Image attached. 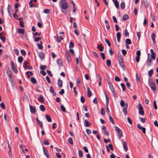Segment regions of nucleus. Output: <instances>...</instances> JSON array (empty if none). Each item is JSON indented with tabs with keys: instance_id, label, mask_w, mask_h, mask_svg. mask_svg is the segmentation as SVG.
<instances>
[{
	"instance_id": "1",
	"label": "nucleus",
	"mask_w": 158,
	"mask_h": 158,
	"mask_svg": "<svg viewBox=\"0 0 158 158\" xmlns=\"http://www.w3.org/2000/svg\"><path fill=\"white\" fill-rule=\"evenodd\" d=\"M60 5L61 6V9L65 10L69 7L66 0H60Z\"/></svg>"
},
{
	"instance_id": "2",
	"label": "nucleus",
	"mask_w": 158,
	"mask_h": 158,
	"mask_svg": "<svg viewBox=\"0 0 158 158\" xmlns=\"http://www.w3.org/2000/svg\"><path fill=\"white\" fill-rule=\"evenodd\" d=\"M106 98V113L108 115H110V111L108 107V104L109 102V100L107 96V95L105 93H104Z\"/></svg>"
},
{
	"instance_id": "3",
	"label": "nucleus",
	"mask_w": 158,
	"mask_h": 158,
	"mask_svg": "<svg viewBox=\"0 0 158 158\" xmlns=\"http://www.w3.org/2000/svg\"><path fill=\"white\" fill-rule=\"evenodd\" d=\"M115 129L118 134L119 136V139L123 136L122 131L119 128L117 127H115Z\"/></svg>"
},
{
	"instance_id": "4",
	"label": "nucleus",
	"mask_w": 158,
	"mask_h": 158,
	"mask_svg": "<svg viewBox=\"0 0 158 158\" xmlns=\"http://www.w3.org/2000/svg\"><path fill=\"white\" fill-rule=\"evenodd\" d=\"M10 65L11 66V68L13 72L15 73H17L18 72V70L16 69V68L15 65V64L13 61H11L10 62Z\"/></svg>"
},
{
	"instance_id": "5",
	"label": "nucleus",
	"mask_w": 158,
	"mask_h": 158,
	"mask_svg": "<svg viewBox=\"0 0 158 158\" xmlns=\"http://www.w3.org/2000/svg\"><path fill=\"white\" fill-rule=\"evenodd\" d=\"M138 109L139 110V114L142 115H143L144 112L142 105L140 104H139L138 105Z\"/></svg>"
},
{
	"instance_id": "6",
	"label": "nucleus",
	"mask_w": 158,
	"mask_h": 158,
	"mask_svg": "<svg viewBox=\"0 0 158 158\" xmlns=\"http://www.w3.org/2000/svg\"><path fill=\"white\" fill-rule=\"evenodd\" d=\"M150 86L151 89L155 91L156 90V87L155 84L153 82H150Z\"/></svg>"
},
{
	"instance_id": "7",
	"label": "nucleus",
	"mask_w": 158,
	"mask_h": 158,
	"mask_svg": "<svg viewBox=\"0 0 158 158\" xmlns=\"http://www.w3.org/2000/svg\"><path fill=\"white\" fill-rule=\"evenodd\" d=\"M112 92V93L113 94V95L114 96H115L116 95V92L115 91V89L113 86V85H110V86H109Z\"/></svg>"
},
{
	"instance_id": "8",
	"label": "nucleus",
	"mask_w": 158,
	"mask_h": 158,
	"mask_svg": "<svg viewBox=\"0 0 158 158\" xmlns=\"http://www.w3.org/2000/svg\"><path fill=\"white\" fill-rule=\"evenodd\" d=\"M128 105L127 103L125 104V106L123 107V110L124 113V114L125 115H126L127 114V108Z\"/></svg>"
},
{
	"instance_id": "9",
	"label": "nucleus",
	"mask_w": 158,
	"mask_h": 158,
	"mask_svg": "<svg viewBox=\"0 0 158 158\" xmlns=\"http://www.w3.org/2000/svg\"><path fill=\"white\" fill-rule=\"evenodd\" d=\"M137 127L139 129L141 130L143 133L145 134V128L141 127L139 124H137Z\"/></svg>"
},
{
	"instance_id": "10",
	"label": "nucleus",
	"mask_w": 158,
	"mask_h": 158,
	"mask_svg": "<svg viewBox=\"0 0 158 158\" xmlns=\"http://www.w3.org/2000/svg\"><path fill=\"white\" fill-rule=\"evenodd\" d=\"M43 149L44 154L46 156L47 158H49L48 156L49 154L47 150L44 147H43Z\"/></svg>"
},
{
	"instance_id": "11",
	"label": "nucleus",
	"mask_w": 158,
	"mask_h": 158,
	"mask_svg": "<svg viewBox=\"0 0 158 158\" xmlns=\"http://www.w3.org/2000/svg\"><path fill=\"white\" fill-rule=\"evenodd\" d=\"M119 66L123 69L125 70V67L124 64L123 60L118 61Z\"/></svg>"
},
{
	"instance_id": "12",
	"label": "nucleus",
	"mask_w": 158,
	"mask_h": 158,
	"mask_svg": "<svg viewBox=\"0 0 158 158\" xmlns=\"http://www.w3.org/2000/svg\"><path fill=\"white\" fill-rule=\"evenodd\" d=\"M30 109L31 112L32 113H34L36 112V109L35 106H33L31 105H30Z\"/></svg>"
},
{
	"instance_id": "13",
	"label": "nucleus",
	"mask_w": 158,
	"mask_h": 158,
	"mask_svg": "<svg viewBox=\"0 0 158 158\" xmlns=\"http://www.w3.org/2000/svg\"><path fill=\"white\" fill-rule=\"evenodd\" d=\"M65 54L67 57V58L68 61L69 62L71 61V57L70 54L68 52H65Z\"/></svg>"
},
{
	"instance_id": "14",
	"label": "nucleus",
	"mask_w": 158,
	"mask_h": 158,
	"mask_svg": "<svg viewBox=\"0 0 158 158\" xmlns=\"http://www.w3.org/2000/svg\"><path fill=\"white\" fill-rule=\"evenodd\" d=\"M112 1H113L116 8L118 9L119 7V4L117 0H112Z\"/></svg>"
},
{
	"instance_id": "15",
	"label": "nucleus",
	"mask_w": 158,
	"mask_h": 158,
	"mask_svg": "<svg viewBox=\"0 0 158 158\" xmlns=\"http://www.w3.org/2000/svg\"><path fill=\"white\" fill-rule=\"evenodd\" d=\"M117 37V40L118 42H120V39L121 37V34L120 32H118L116 34Z\"/></svg>"
},
{
	"instance_id": "16",
	"label": "nucleus",
	"mask_w": 158,
	"mask_h": 158,
	"mask_svg": "<svg viewBox=\"0 0 158 158\" xmlns=\"http://www.w3.org/2000/svg\"><path fill=\"white\" fill-rule=\"evenodd\" d=\"M38 100L41 103H43L44 102V98L41 95H40L38 98Z\"/></svg>"
},
{
	"instance_id": "17",
	"label": "nucleus",
	"mask_w": 158,
	"mask_h": 158,
	"mask_svg": "<svg viewBox=\"0 0 158 158\" xmlns=\"http://www.w3.org/2000/svg\"><path fill=\"white\" fill-rule=\"evenodd\" d=\"M150 52L152 54L151 56L153 60H154L155 59V54L153 50L152 49H151Z\"/></svg>"
},
{
	"instance_id": "18",
	"label": "nucleus",
	"mask_w": 158,
	"mask_h": 158,
	"mask_svg": "<svg viewBox=\"0 0 158 158\" xmlns=\"http://www.w3.org/2000/svg\"><path fill=\"white\" fill-rule=\"evenodd\" d=\"M84 124L85 126L86 127H89L91 125V123L86 120L84 121Z\"/></svg>"
},
{
	"instance_id": "19",
	"label": "nucleus",
	"mask_w": 158,
	"mask_h": 158,
	"mask_svg": "<svg viewBox=\"0 0 158 158\" xmlns=\"http://www.w3.org/2000/svg\"><path fill=\"white\" fill-rule=\"evenodd\" d=\"M123 144L125 151V152L127 151L128 150V148L127 146V143L125 142H123Z\"/></svg>"
},
{
	"instance_id": "20",
	"label": "nucleus",
	"mask_w": 158,
	"mask_h": 158,
	"mask_svg": "<svg viewBox=\"0 0 158 158\" xmlns=\"http://www.w3.org/2000/svg\"><path fill=\"white\" fill-rule=\"evenodd\" d=\"M147 65L148 67L150 66L152 64V63L151 62V59H149V54L148 55V59L147 61Z\"/></svg>"
},
{
	"instance_id": "21",
	"label": "nucleus",
	"mask_w": 158,
	"mask_h": 158,
	"mask_svg": "<svg viewBox=\"0 0 158 158\" xmlns=\"http://www.w3.org/2000/svg\"><path fill=\"white\" fill-rule=\"evenodd\" d=\"M18 32L19 34L23 35L25 33L24 29L19 28H18Z\"/></svg>"
},
{
	"instance_id": "22",
	"label": "nucleus",
	"mask_w": 158,
	"mask_h": 158,
	"mask_svg": "<svg viewBox=\"0 0 158 158\" xmlns=\"http://www.w3.org/2000/svg\"><path fill=\"white\" fill-rule=\"evenodd\" d=\"M7 10H8V12L9 14V15L10 16H11V14L10 13V12L12 11V8L11 6H10V5H9L7 7Z\"/></svg>"
},
{
	"instance_id": "23",
	"label": "nucleus",
	"mask_w": 158,
	"mask_h": 158,
	"mask_svg": "<svg viewBox=\"0 0 158 158\" xmlns=\"http://www.w3.org/2000/svg\"><path fill=\"white\" fill-rule=\"evenodd\" d=\"M58 86L60 88H61L62 86L63 82L61 80L59 79L57 81Z\"/></svg>"
},
{
	"instance_id": "24",
	"label": "nucleus",
	"mask_w": 158,
	"mask_h": 158,
	"mask_svg": "<svg viewBox=\"0 0 158 158\" xmlns=\"http://www.w3.org/2000/svg\"><path fill=\"white\" fill-rule=\"evenodd\" d=\"M38 55L40 58L43 59L44 57V54L42 52H40L39 53Z\"/></svg>"
},
{
	"instance_id": "25",
	"label": "nucleus",
	"mask_w": 158,
	"mask_h": 158,
	"mask_svg": "<svg viewBox=\"0 0 158 158\" xmlns=\"http://www.w3.org/2000/svg\"><path fill=\"white\" fill-rule=\"evenodd\" d=\"M35 120L37 122V123L39 125V126L40 127H43V124H42V123L39 120V119H38V118H35Z\"/></svg>"
},
{
	"instance_id": "26",
	"label": "nucleus",
	"mask_w": 158,
	"mask_h": 158,
	"mask_svg": "<svg viewBox=\"0 0 158 158\" xmlns=\"http://www.w3.org/2000/svg\"><path fill=\"white\" fill-rule=\"evenodd\" d=\"M87 95L88 97H90L92 95V92L91 91L89 88V87H87Z\"/></svg>"
},
{
	"instance_id": "27",
	"label": "nucleus",
	"mask_w": 158,
	"mask_h": 158,
	"mask_svg": "<svg viewBox=\"0 0 158 158\" xmlns=\"http://www.w3.org/2000/svg\"><path fill=\"white\" fill-rule=\"evenodd\" d=\"M0 39H1L3 42H4L5 41V37H3L2 36V32H1L0 33Z\"/></svg>"
},
{
	"instance_id": "28",
	"label": "nucleus",
	"mask_w": 158,
	"mask_h": 158,
	"mask_svg": "<svg viewBox=\"0 0 158 158\" xmlns=\"http://www.w3.org/2000/svg\"><path fill=\"white\" fill-rule=\"evenodd\" d=\"M97 48L100 52H102L103 51L104 48L101 45H99L98 46Z\"/></svg>"
},
{
	"instance_id": "29",
	"label": "nucleus",
	"mask_w": 158,
	"mask_h": 158,
	"mask_svg": "<svg viewBox=\"0 0 158 158\" xmlns=\"http://www.w3.org/2000/svg\"><path fill=\"white\" fill-rule=\"evenodd\" d=\"M30 81L31 83L34 84H36L37 82L36 79L33 77H31Z\"/></svg>"
},
{
	"instance_id": "30",
	"label": "nucleus",
	"mask_w": 158,
	"mask_h": 158,
	"mask_svg": "<svg viewBox=\"0 0 158 158\" xmlns=\"http://www.w3.org/2000/svg\"><path fill=\"white\" fill-rule=\"evenodd\" d=\"M40 110L42 112L44 111L45 110V108L44 106L42 105H41L39 106Z\"/></svg>"
},
{
	"instance_id": "31",
	"label": "nucleus",
	"mask_w": 158,
	"mask_h": 158,
	"mask_svg": "<svg viewBox=\"0 0 158 158\" xmlns=\"http://www.w3.org/2000/svg\"><path fill=\"white\" fill-rule=\"evenodd\" d=\"M155 37V34L154 33H152L151 35V38L153 40V43L154 44H156Z\"/></svg>"
},
{
	"instance_id": "32",
	"label": "nucleus",
	"mask_w": 158,
	"mask_h": 158,
	"mask_svg": "<svg viewBox=\"0 0 158 158\" xmlns=\"http://www.w3.org/2000/svg\"><path fill=\"white\" fill-rule=\"evenodd\" d=\"M105 23L106 25V27L107 30H109L110 28V26L109 25V22L107 20H106L105 21Z\"/></svg>"
},
{
	"instance_id": "33",
	"label": "nucleus",
	"mask_w": 158,
	"mask_h": 158,
	"mask_svg": "<svg viewBox=\"0 0 158 158\" xmlns=\"http://www.w3.org/2000/svg\"><path fill=\"white\" fill-rule=\"evenodd\" d=\"M56 39L57 40L58 42L60 43L61 42V40H62L63 39V38L61 36H57L56 37Z\"/></svg>"
},
{
	"instance_id": "34",
	"label": "nucleus",
	"mask_w": 158,
	"mask_h": 158,
	"mask_svg": "<svg viewBox=\"0 0 158 158\" xmlns=\"http://www.w3.org/2000/svg\"><path fill=\"white\" fill-rule=\"evenodd\" d=\"M129 16L127 14H125L124 15L123 17V19L125 20H126L128 19Z\"/></svg>"
},
{
	"instance_id": "35",
	"label": "nucleus",
	"mask_w": 158,
	"mask_h": 158,
	"mask_svg": "<svg viewBox=\"0 0 158 158\" xmlns=\"http://www.w3.org/2000/svg\"><path fill=\"white\" fill-rule=\"evenodd\" d=\"M18 60L19 63H21L23 60V58L22 56H19L18 57Z\"/></svg>"
},
{
	"instance_id": "36",
	"label": "nucleus",
	"mask_w": 158,
	"mask_h": 158,
	"mask_svg": "<svg viewBox=\"0 0 158 158\" xmlns=\"http://www.w3.org/2000/svg\"><path fill=\"white\" fill-rule=\"evenodd\" d=\"M46 118L48 122H51L52 121V119L48 115H46Z\"/></svg>"
},
{
	"instance_id": "37",
	"label": "nucleus",
	"mask_w": 158,
	"mask_h": 158,
	"mask_svg": "<svg viewBox=\"0 0 158 158\" xmlns=\"http://www.w3.org/2000/svg\"><path fill=\"white\" fill-rule=\"evenodd\" d=\"M50 92L53 93V95H56V93L54 91L53 87L52 86H51L50 88Z\"/></svg>"
},
{
	"instance_id": "38",
	"label": "nucleus",
	"mask_w": 158,
	"mask_h": 158,
	"mask_svg": "<svg viewBox=\"0 0 158 158\" xmlns=\"http://www.w3.org/2000/svg\"><path fill=\"white\" fill-rule=\"evenodd\" d=\"M120 7L121 9H123L125 7V3L123 2H122L120 4Z\"/></svg>"
},
{
	"instance_id": "39",
	"label": "nucleus",
	"mask_w": 158,
	"mask_h": 158,
	"mask_svg": "<svg viewBox=\"0 0 158 158\" xmlns=\"http://www.w3.org/2000/svg\"><path fill=\"white\" fill-rule=\"evenodd\" d=\"M57 63L60 66H61L62 65V61L60 59H57Z\"/></svg>"
},
{
	"instance_id": "40",
	"label": "nucleus",
	"mask_w": 158,
	"mask_h": 158,
	"mask_svg": "<svg viewBox=\"0 0 158 158\" xmlns=\"http://www.w3.org/2000/svg\"><path fill=\"white\" fill-rule=\"evenodd\" d=\"M109 119L110 120V121L113 124H114V121L111 116L110 115H109Z\"/></svg>"
},
{
	"instance_id": "41",
	"label": "nucleus",
	"mask_w": 158,
	"mask_h": 158,
	"mask_svg": "<svg viewBox=\"0 0 158 158\" xmlns=\"http://www.w3.org/2000/svg\"><path fill=\"white\" fill-rule=\"evenodd\" d=\"M118 61L123 60V57L121 55H118Z\"/></svg>"
},
{
	"instance_id": "42",
	"label": "nucleus",
	"mask_w": 158,
	"mask_h": 158,
	"mask_svg": "<svg viewBox=\"0 0 158 158\" xmlns=\"http://www.w3.org/2000/svg\"><path fill=\"white\" fill-rule=\"evenodd\" d=\"M120 105L122 107L125 106V104L123 100H121Z\"/></svg>"
},
{
	"instance_id": "43",
	"label": "nucleus",
	"mask_w": 158,
	"mask_h": 158,
	"mask_svg": "<svg viewBox=\"0 0 158 158\" xmlns=\"http://www.w3.org/2000/svg\"><path fill=\"white\" fill-rule=\"evenodd\" d=\"M121 86L122 87L123 91H124L125 90V85L123 83H121Z\"/></svg>"
},
{
	"instance_id": "44",
	"label": "nucleus",
	"mask_w": 158,
	"mask_h": 158,
	"mask_svg": "<svg viewBox=\"0 0 158 158\" xmlns=\"http://www.w3.org/2000/svg\"><path fill=\"white\" fill-rule=\"evenodd\" d=\"M78 154L80 157H82L83 155V152L81 150H79L78 151Z\"/></svg>"
},
{
	"instance_id": "45",
	"label": "nucleus",
	"mask_w": 158,
	"mask_h": 158,
	"mask_svg": "<svg viewBox=\"0 0 158 158\" xmlns=\"http://www.w3.org/2000/svg\"><path fill=\"white\" fill-rule=\"evenodd\" d=\"M44 12L45 13L48 14L50 13V10L48 9H46L44 10Z\"/></svg>"
},
{
	"instance_id": "46",
	"label": "nucleus",
	"mask_w": 158,
	"mask_h": 158,
	"mask_svg": "<svg viewBox=\"0 0 158 158\" xmlns=\"http://www.w3.org/2000/svg\"><path fill=\"white\" fill-rule=\"evenodd\" d=\"M153 73V70L152 69H151L148 71V75L149 77H151Z\"/></svg>"
},
{
	"instance_id": "47",
	"label": "nucleus",
	"mask_w": 158,
	"mask_h": 158,
	"mask_svg": "<svg viewBox=\"0 0 158 158\" xmlns=\"http://www.w3.org/2000/svg\"><path fill=\"white\" fill-rule=\"evenodd\" d=\"M81 82L80 80L78 78L77 81V85L79 87V86L81 85Z\"/></svg>"
},
{
	"instance_id": "48",
	"label": "nucleus",
	"mask_w": 158,
	"mask_h": 158,
	"mask_svg": "<svg viewBox=\"0 0 158 158\" xmlns=\"http://www.w3.org/2000/svg\"><path fill=\"white\" fill-rule=\"evenodd\" d=\"M34 38L35 39V42L39 41L41 40V38L40 37H35V36L34 37Z\"/></svg>"
},
{
	"instance_id": "49",
	"label": "nucleus",
	"mask_w": 158,
	"mask_h": 158,
	"mask_svg": "<svg viewBox=\"0 0 158 158\" xmlns=\"http://www.w3.org/2000/svg\"><path fill=\"white\" fill-rule=\"evenodd\" d=\"M111 63V61L110 60H106V64L108 66H110Z\"/></svg>"
},
{
	"instance_id": "50",
	"label": "nucleus",
	"mask_w": 158,
	"mask_h": 158,
	"mask_svg": "<svg viewBox=\"0 0 158 158\" xmlns=\"http://www.w3.org/2000/svg\"><path fill=\"white\" fill-rule=\"evenodd\" d=\"M46 66L45 65H40V69L41 70H45L46 69Z\"/></svg>"
},
{
	"instance_id": "51",
	"label": "nucleus",
	"mask_w": 158,
	"mask_h": 158,
	"mask_svg": "<svg viewBox=\"0 0 158 158\" xmlns=\"http://www.w3.org/2000/svg\"><path fill=\"white\" fill-rule=\"evenodd\" d=\"M60 108L61 109V110L63 112H65L66 111V109L64 106L63 105H61L60 106Z\"/></svg>"
},
{
	"instance_id": "52",
	"label": "nucleus",
	"mask_w": 158,
	"mask_h": 158,
	"mask_svg": "<svg viewBox=\"0 0 158 158\" xmlns=\"http://www.w3.org/2000/svg\"><path fill=\"white\" fill-rule=\"evenodd\" d=\"M126 42L127 44H131V42L130 39L127 38L126 40Z\"/></svg>"
},
{
	"instance_id": "53",
	"label": "nucleus",
	"mask_w": 158,
	"mask_h": 158,
	"mask_svg": "<svg viewBox=\"0 0 158 158\" xmlns=\"http://www.w3.org/2000/svg\"><path fill=\"white\" fill-rule=\"evenodd\" d=\"M68 141L69 143L71 144H73V139L71 138H68Z\"/></svg>"
},
{
	"instance_id": "54",
	"label": "nucleus",
	"mask_w": 158,
	"mask_h": 158,
	"mask_svg": "<svg viewBox=\"0 0 158 158\" xmlns=\"http://www.w3.org/2000/svg\"><path fill=\"white\" fill-rule=\"evenodd\" d=\"M14 51L16 55H19V52L17 49L15 48L14 49Z\"/></svg>"
},
{
	"instance_id": "55",
	"label": "nucleus",
	"mask_w": 158,
	"mask_h": 158,
	"mask_svg": "<svg viewBox=\"0 0 158 158\" xmlns=\"http://www.w3.org/2000/svg\"><path fill=\"white\" fill-rule=\"evenodd\" d=\"M0 106L3 109H4L5 108V105L4 103L2 102L0 104Z\"/></svg>"
},
{
	"instance_id": "56",
	"label": "nucleus",
	"mask_w": 158,
	"mask_h": 158,
	"mask_svg": "<svg viewBox=\"0 0 158 158\" xmlns=\"http://www.w3.org/2000/svg\"><path fill=\"white\" fill-rule=\"evenodd\" d=\"M125 36L126 37H128L129 36V33L128 32L127 30V29H126L125 30Z\"/></svg>"
},
{
	"instance_id": "57",
	"label": "nucleus",
	"mask_w": 158,
	"mask_h": 158,
	"mask_svg": "<svg viewBox=\"0 0 158 158\" xmlns=\"http://www.w3.org/2000/svg\"><path fill=\"white\" fill-rule=\"evenodd\" d=\"M74 44L72 41H71L69 44V48H73L74 47Z\"/></svg>"
},
{
	"instance_id": "58",
	"label": "nucleus",
	"mask_w": 158,
	"mask_h": 158,
	"mask_svg": "<svg viewBox=\"0 0 158 158\" xmlns=\"http://www.w3.org/2000/svg\"><path fill=\"white\" fill-rule=\"evenodd\" d=\"M153 106L154 109L155 110H156L157 109V106L156 103V101L155 100H154L153 102Z\"/></svg>"
},
{
	"instance_id": "59",
	"label": "nucleus",
	"mask_w": 158,
	"mask_h": 158,
	"mask_svg": "<svg viewBox=\"0 0 158 158\" xmlns=\"http://www.w3.org/2000/svg\"><path fill=\"white\" fill-rule=\"evenodd\" d=\"M105 42L108 44L109 46L110 47L111 46V44L110 41L107 40V39H105Z\"/></svg>"
},
{
	"instance_id": "60",
	"label": "nucleus",
	"mask_w": 158,
	"mask_h": 158,
	"mask_svg": "<svg viewBox=\"0 0 158 158\" xmlns=\"http://www.w3.org/2000/svg\"><path fill=\"white\" fill-rule=\"evenodd\" d=\"M21 53L22 55L23 56H25L26 55V53L25 51L24 50H21Z\"/></svg>"
},
{
	"instance_id": "61",
	"label": "nucleus",
	"mask_w": 158,
	"mask_h": 158,
	"mask_svg": "<svg viewBox=\"0 0 158 158\" xmlns=\"http://www.w3.org/2000/svg\"><path fill=\"white\" fill-rule=\"evenodd\" d=\"M46 79L48 83L50 84V83L51 81L50 79L48 76H47L46 77Z\"/></svg>"
},
{
	"instance_id": "62",
	"label": "nucleus",
	"mask_w": 158,
	"mask_h": 158,
	"mask_svg": "<svg viewBox=\"0 0 158 158\" xmlns=\"http://www.w3.org/2000/svg\"><path fill=\"white\" fill-rule=\"evenodd\" d=\"M86 132L88 135H89L91 133V131L90 129H86Z\"/></svg>"
},
{
	"instance_id": "63",
	"label": "nucleus",
	"mask_w": 158,
	"mask_h": 158,
	"mask_svg": "<svg viewBox=\"0 0 158 158\" xmlns=\"http://www.w3.org/2000/svg\"><path fill=\"white\" fill-rule=\"evenodd\" d=\"M75 33L78 36L79 35V31L77 29H75L74 31Z\"/></svg>"
},
{
	"instance_id": "64",
	"label": "nucleus",
	"mask_w": 158,
	"mask_h": 158,
	"mask_svg": "<svg viewBox=\"0 0 158 158\" xmlns=\"http://www.w3.org/2000/svg\"><path fill=\"white\" fill-rule=\"evenodd\" d=\"M139 119H140V122L142 123H144L145 122V119L144 118L140 117Z\"/></svg>"
}]
</instances>
